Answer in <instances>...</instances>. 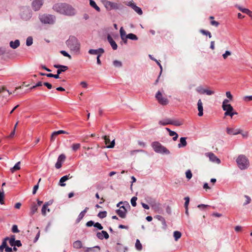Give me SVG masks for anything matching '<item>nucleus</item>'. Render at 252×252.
<instances>
[{
  "label": "nucleus",
  "mask_w": 252,
  "mask_h": 252,
  "mask_svg": "<svg viewBox=\"0 0 252 252\" xmlns=\"http://www.w3.org/2000/svg\"><path fill=\"white\" fill-rule=\"evenodd\" d=\"M232 54L231 52L229 51H226L224 54H222V56L224 60H226L228 57L231 56Z\"/></svg>",
  "instance_id": "nucleus-41"
},
{
  "label": "nucleus",
  "mask_w": 252,
  "mask_h": 252,
  "mask_svg": "<svg viewBox=\"0 0 252 252\" xmlns=\"http://www.w3.org/2000/svg\"><path fill=\"white\" fill-rule=\"evenodd\" d=\"M38 210V206L35 203H33L31 207V212L30 215L31 216L33 215L34 213H35Z\"/></svg>",
  "instance_id": "nucleus-31"
},
{
  "label": "nucleus",
  "mask_w": 252,
  "mask_h": 252,
  "mask_svg": "<svg viewBox=\"0 0 252 252\" xmlns=\"http://www.w3.org/2000/svg\"><path fill=\"white\" fill-rule=\"evenodd\" d=\"M151 208L156 212L161 213V208L160 203L156 201L152 202L151 203Z\"/></svg>",
  "instance_id": "nucleus-15"
},
{
  "label": "nucleus",
  "mask_w": 252,
  "mask_h": 252,
  "mask_svg": "<svg viewBox=\"0 0 252 252\" xmlns=\"http://www.w3.org/2000/svg\"><path fill=\"white\" fill-rule=\"evenodd\" d=\"M72 178V176H71L70 174H69L67 175L63 176L60 180V185L62 187H64L65 186V184L64 183V182Z\"/></svg>",
  "instance_id": "nucleus-22"
},
{
  "label": "nucleus",
  "mask_w": 252,
  "mask_h": 252,
  "mask_svg": "<svg viewBox=\"0 0 252 252\" xmlns=\"http://www.w3.org/2000/svg\"><path fill=\"white\" fill-rule=\"evenodd\" d=\"M3 198H4V192H3V191H1L0 190V203L1 204H4Z\"/></svg>",
  "instance_id": "nucleus-50"
},
{
  "label": "nucleus",
  "mask_w": 252,
  "mask_h": 252,
  "mask_svg": "<svg viewBox=\"0 0 252 252\" xmlns=\"http://www.w3.org/2000/svg\"><path fill=\"white\" fill-rule=\"evenodd\" d=\"M89 53L91 55H97V49H90L89 51Z\"/></svg>",
  "instance_id": "nucleus-60"
},
{
  "label": "nucleus",
  "mask_w": 252,
  "mask_h": 252,
  "mask_svg": "<svg viewBox=\"0 0 252 252\" xmlns=\"http://www.w3.org/2000/svg\"><path fill=\"white\" fill-rule=\"evenodd\" d=\"M126 37L133 40H137L138 39L137 36L133 33H129L127 34Z\"/></svg>",
  "instance_id": "nucleus-35"
},
{
  "label": "nucleus",
  "mask_w": 252,
  "mask_h": 252,
  "mask_svg": "<svg viewBox=\"0 0 252 252\" xmlns=\"http://www.w3.org/2000/svg\"><path fill=\"white\" fill-rule=\"evenodd\" d=\"M152 147L155 152L161 154H169L170 152L165 147L158 142H154L152 143Z\"/></svg>",
  "instance_id": "nucleus-5"
},
{
  "label": "nucleus",
  "mask_w": 252,
  "mask_h": 252,
  "mask_svg": "<svg viewBox=\"0 0 252 252\" xmlns=\"http://www.w3.org/2000/svg\"><path fill=\"white\" fill-rule=\"evenodd\" d=\"M185 207L187 208L188 207L189 202V197L187 196L185 198Z\"/></svg>",
  "instance_id": "nucleus-58"
},
{
  "label": "nucleus",
  "mask_w": 252,
  "mask_h": 252,
  "mask_svg": "<svg viewBox=\"0 0 252 252\" xmlns=\"http://www.w3.org/2000/svg\"><path fill=\"white\" fill-rule=\"evenodd\" d=\"M226 95L227 97L230 99V101H232L233 99V96L231 94V93L230 92H226Z\"/></svg>",
  "instance_id": "nucleus-62"
},
{
  "label": "nucleus",
  "mask_w": 252,
  "mask_h": 252,
  "mask_svg": "<svg viewBox=\"0 0 252 252\" xmlns=\"http://www.w3.org/2000/svg\"><path fill=\"white\" fill-rule=\"evenodd\" d=\"M53 10L62 15L72 16L76 14V10L71 5L66 3H57L53 5Z\"/></svg>",
  "instance_id": "nucleus-1"
},
{
  "label": "nucleus",
  "mask_w": 252,
  "mask_h": 252,
  "mask_svg": "<svg viewBox=\"0 0 252 252\" xmlns=\"http://www.w3.org/2000/svg\"><path fill=\"white\" fill-rule=\"evenodd\" d=\"M239 134H241L243 138H246L249 136V132L248 131H245L243 132V130L241 129V133H239Z\"/></svg>",
  "instance_id": "nucleus-56"
},
{
  "label": "nucleus",
  "mask_w": 252,
  "mask_h": 252,
  "mask_svg": "<svg viewBox=\"0 0 252 252\" xmlns=\"http://www.w3.org/2000/svg\"><path fill=\"white\" fill-rule=\"evenodd\" d=\"M197 109L198 111V115L199 117L202 116L203 115V103L200 99H199L197 102Z\"/></svg>",
  "instance_id": "nucleus-19"
},
{
  "label": "nucleus",
  "mask_w": 252,
  "mask_h": 252,
  "mask_svg": "<svg viewBox=\"0 0 252 252\" xmlns=\"http://www.w3.org/2000/svg\"><path fill=\"white\" fill-rule=\"evenodd\" d=\"M137 199V197L133 196L131 199L130 202L132 206L135 207L136 206V200Z\"/></svg>",
  "instance_id": "nucleus-46"
},
{
  "label": "nucleus",
  "mask_w": 252,
  "mask_h": 252,
  "mask_svg": "<svg viewBox=\"0 0 252 252\" xmlns=\"http://www.w3.org/2000/svg\"><path fill=\"white\" fill-rule=\"evenodd\" d=\"M135 247L136 249L140 251L142 250V245L140 242V241L138 239L136 240V243H135Z\"/></svg>",
  "instance_id": "nucleus-43"
},
{
  "label": "nucleus",
  "mask_w": 252,
  "mask_h": 252,
  "mask_svg": "<svg viewBox=\"0 0 252 252\" xmlns=\"http://www.w3.org/2000/svg\"><path fill=\"white\" fill-rule=\"evenodd\" d=\"M73 247L75 249H81V248H82L83 245H82L81 241H80L79 240H77V241H75L73 243Z\"/></svg>",
  "instance_id": "nucleus-32"
},
{
  "label": "nucleus",
  "mask_w": 252,
  "mask_h": 252,
  "mask_svg": "<svg viewBox=\"0 0 252 252\" xmlns=\"http://www.w3.org/2000/svg\"><path fill=\"white\" fill-rule=\"evenodd\" d=\"M39 19L40 22L44 24H54L56 21L55 16L51 14H40Z\"/></svg>",
  "instance_id": "nucleus-4"
},
{
  "label": "nucleus",
  "mask_w": 252,
  "mask_h": 252,
  "mask_svg": "<svg viewBox=\"0 0 252 252\" xmlns=\"http://www.w3.org/2000/svg\"><path fill=\"white\" fill-rule=\"evenodd\" d=\"M236 7H237L240 11L242 12L247 14L252 20V11L249 10L248 8H243L239 5H236Z\"/></svg>",
  "instance_id": "nucleus-16"
},
{
  "label": "nucleus",
  "mask_w": 252,
  "mask_h": 252,
  "mask_svg": "<svg viewBox=\"0 0 252 252\" xmlns=\"http://www.w3.org/2000/svg\"><path fill=\"white\" fill-rule=\"evenodd\" d=\"M12 232L13 233H18L19 230L17 225H13L12 227Z\"/></svg>",
  "instance_id": "nucleus-53"
},
{
  "label": "nucleus",
  "mask_w": 252,
  "mask_h": 252,
  "mask_svg": "<svg viewBox=\"0 0 252 252\" xmlns=\"http://www.w3.org/2000/svg\"><path fill=\"white\" fill-rule=\"evenodd\" d=\"M90 5L94 8L96 11L99 12L100 9V8L96 5L94 1L93 0H90Z\"/></svg>",
  "instance_id": "nucleus-34"
},
{
  "label": "nucleus",
  "mask_w": 252,
  "mask_h": 252,
  "mask_svg": "<svg viewBox=\"0 0 252 252\" xmlns=\"http://www.w3.org/2000/svg\"><path fill=\"white\" fill-rule=\"evenodd\" d=\"M120 33L121 35V37L122 40H124L125 38V36H126V32L124 30L123 27H121L120 30Z\"/></svg>",
  "instance_id": "nucleus-36"
},
{
  "label": "nucleus",
  "mask_w": 252,
  "mask_h": 252,
  "mask_svg": "<svg viewBox=\"0 0 252 252\" xmlns=\"http://www.w3.org/2000/svg\"><path fill=\"white\" fill-rule=\"evenodd\" d=\"M205 156L209 158L210 161L215 162L217 164L220 163V160L215 155V154L212 152H209L205 153Z\"/></svg>",
  "instance_id": "nucleus-9"
},
{
  "label": "nucleus",
  "mask_w": 252,
  "mask_h": 252,
  "mask_svg": "<svg viewBox=\"0 0 252 252\" xmlns=\"http://www.w3.org/2000/svg\"><path fill=\"white\" fill-rule=\"evenodd\" d=\"M171 120L169 118H166L163 120H160L159 121V124L162 126H166L167 125H171Z\"/></svg>",
  "instance_id": "nucleus-30"
},
{
  "label": "nucleus",
  "mask_w": 252,
  "mask_h": 252,
  "mask_svg": "<svg viewBox=\"0 0 252 252\" xmlns=\"http://www.w3.org/2000/svg\"><path fill=\"white\" fill-rule=\"evenodd\" d=\"M106 215H107V212L106 211H102V212H100L98 214L97 216L100 219H103L106 217Z\"/></svg>",
  "instance_id": "nucleus-44"
},
{
  "label": "nucleus",
  "mask_w": 252,
  "mask_h": 252,
  "mask_svg": "<svg viewBox=\"0 0 252 252\" xmlns=\"http://www.w3.org/2000/svg\"><path fill=\"white\" fill-rule=\"evenodd\" d=\"M200 32L204 35H208L209 38H211L212 37L210 32H209L208 31H206L204 30H201L200 31Z\"/></svg>",
  "instance_id": "nucleus-51"
},
{
  "label": "nucleus",
  "mask_w": 252,
  "mask_h": 252,
  "mask_svg": "<svg viewBox=\"0 0 252 252\" xmlns=\"http://www.w3.org/2000/svg\"><path fill=\"white\" fill-rule=\"evenodd\" d=\"M100 247L95 246L93 248H87L85 250V252H99Z\"/></svg>",
  "instance_id": "nucleus-29"
},
{
  "label": "nucleus",
  "mask_w": 252,
  "mask_h": 252,
  "mask_svg": "<svg viewBox=\"0 0 252 252\" xmlns=\"http://www.w3.org/2000/svg\"><path fill=\"white\" fill-rule=\"evenodd\" d=\"M21 18L23 20L27 21L31 18L32 16V14L28 9H23L22 13L21 14Z\"/></svg>",
  "instance_id": "nucleus-12"
},
{
  "label": "nucleus",
  "mask_w": 252,
  "mask_h": 252,
  "mask_svg": "<svg viewBox=\"0 0 252 252\" xmlns=\"http://www.w3.org/2000/svg\"><path fill=\"white\" fill-rule=\"evenodd\" d=\"M105 143L107 148H112L115 146V139H113L111 142L109 136L105 135L103 137Z\"/></svg>",
  "instance_id": "nucleus-14"
},
{
  "label": "nucleus",
  "mask_w": 252,
  "mask_h": 252,
  "mask_svg": "<svg viewBox=\"0 0 252 252\" xmlns=\"http://www.w3.org/2000/svg\"><path fill=\"white\" fill-rule=\"evenodd\" d=\"M21 169V162H17L15 165L10 169V171L11 173H13L16 171L19 170Z\"/></svg>",
  "instance_id": "nucleus-25"
},
{
  "label": "nucleus",
  "mask_w": 252,
  "mask_h": 252,
  "mask_svg": "<svg viewBox=\"0 0 252 252\" xmlns=\"http://www.w3.org/2000/svg\"><path fill=\"white\" fill-rule=\"evenodd\" d=\"M11 246H17L18 247L22 246V243L20 240H14L12 245H10Z\"/></svg>",
  "instance_id": "nucleus-42"
},
{
  "label": "nucleus",
  "mask_w": 252,
  "mask_h": 252,
  "mask_svg": "<svg viewBox=\"0 0 252 252\" xmlns=\"http://www.w3.org/2000/svg\"><path fill=\"white\" fill-rule=\"evenodd\" d=\"M50 205L49 202H46L42 206L41 209V213L43 216H45L46 215V212H49L50 211V209L48 208V206Z\"/></svg>",
  "instance_id": "nucleus-24"
},
{
  "label": "nucleus",
  "mask_w": 252,
  "mask_h": 252,
  "mask_svg": "<svg viewBox=\"0 0 252 252\" xmlns=\"http://www.w3.org/2000/svg\"><path fill=\"white\" fill-rule=\"evenodd\" d=\"M44 0H32V8L34 11L40 9L43 4Z\"/></svg>",
  "instance_id": "nucleus-10"
},
{
  "label": "nucleus",
  "mask_w": 252,
  "mask_h": 252,
  "mask_svg": "<svg viewBox=\"0 0 252 252\" xmlns=\"http://www.w3.org/2000/svg\"><path fill=\"white\" fill-rule=\"evenodd\" d=\"M182 236V233L179 231H175L173 232V237L175 241H177Z\"/></svg>",
  "instance_id": "nucleus-33"
},
{
  "label": "nucleus",
  "mask_w": 252,
  "mask_h": 252,
  "mask_svg": "<svg viewBox=\"0 0 252 252\" xmlns=\"http://www.w3.org/2000/svg\"><path fill=\"white\" fill-rule=\"evenodd\" d=\"M222 108L223 110L225 111L224 114V116H230L231 118H232L234 115L238 114V113L234 110L231 104L222 106Z\"/></svg>",
  "instance_id": "nucleus-7"
},
{
  "label": "nucleus",
  "mask_w": 252,
  "mask_h": 252,
  "mask_svg": "<svg viewBox=\"0 0 252 252\" xmlns=\"http://www.w3.org/2000/svg\"><path fill=\"white\" fill-rule=\"evenodd\" d=\"M230 101V99H225L223 100L222 104V106H226L227 105H230L229 102Z\"/></svg>",
  "instance_id": "nucleus-59"
},
{
  "label": "nucleus",
  "mask_w": 252,
  "mask_h": 252,
  "mask_svg": "<svg viewBox=\"0 0 252 252\" xmlns=\"http://www.w3.org/2000/svg\"><path fill=\"white\" fill-rule=\"evenodd\" d=\"M54 67L58 69L57 71L58 74H60L62 72H64L68 69L67 66L59 64H55Z\"/></svg>",
  "instance_id": "nucleus-17"
},
{
  "label": "nucleus",
  "mask_w": 252,
  "mask_h": 252,
  "mask_svg": "<svg viewBox=\"0 0 252 252\" xmlns=\"http://www.w3.org/2000/svg\"><path fill=\"white\" fill-rule=\"evenodd\" d=\"M236 161L237 162L238 167L241 170H245L249 167V160L245 155H239L237 157Z\"/></svg>",
  "instance_id": "nucleus-3"
},
{
  "label": "nucleus",
  "mask_w": 252,
  "mask_h": 252,
  "mask_svg": "<svg viewBox=\"0 0 252 252\" xmlns=\"http://www.w3.org/2000/svg\"><path fill=\"white\" fill-rule=\"evenodd\" d=\"M192 176V173L190 170H188L186 172V177L188 180H190Z\"/></svg>",
  "instance_id": "nucleus-45"
},
{
  "label": "nucleus",
  "mask_w": 252,
  "mask_h": 252,
  "mask_svg": "<svg viewBox=\"0 0 252 252\" xmlns=\"http://www.w3.org/2000/svg\"><path fill=\"white\" fill-rule=\"evenodd\" d=\"M8 239H9L8 237H6L4 239L1 245V246H2V247H4V248H6L7 247V241L8 240Z\"/></svg>",
  "instance_id": "nucleus-61"
},
{
  "label": "nucleus",
  "mask_w": 252,
  "mask_h": 252,
  "mask_svg": "<svg viewBox=\"0 0 252 252\" xmlns=\"http://www.w3.org/2000/svg\"><path fill=\"white\" fill-rule=\"evenodd\" d=\"M182 123L178 121H173L171 120V125L175 126H179L182 125Z\"/></svg>",
  "instance_id": "nucleus-48"
},
{
  "label": "nucleus",
  "mask_w": 252,
  "mask_h": 252,
  "mask_svg": "<svg viewBox=\"0 0 252 252\" xmlns=\"http://www.w3.org/2000/svg\"><path fill=\"white\" fill-rule=\"evenodd\" d=\"M80 147H81V145L79 143H75V144H73L72 145L71 147H72V150L73 151L75 152L77 150H78V149H79Z\"/></svg>",
  "instance_id": "nucleus-39"
},
{
  "label": "nucleus",
  "mask_w": 252,
  "mask_h": 252,
  "mask_svg": "<svg viewBox=\"0 0 252 252\" xmlns=\"http://www.w3.org/2000/svg\"><path fill=\"white\" fill-rule=\"evenodd\" d=\"M97 54H98L97 55H100V56H101V55L102 54H103L104 52V50L103 48H99V49H97Z\"/></svg>",
  "instance_id": "nucleus-64"
},
{
  "label": "nucleus",
  "mask_w": 252,
  "mask_h": 252,
  "mask_svg": "<svg viewBox=\"0 0 252 252\" xmlns=\"http://www.w3.org/2000/svg\"><path fill=\"white\" fill-rule=\"evenodd\" d=\"M60 52L63 56L68 58L69 59H71V56L69 54H68L66 51L62 50Z\"/></svg>",
  "instance_id": "nucleus-54"
},
{
  "label": "nucleus",
  "mask_w": 252,
  "mask_h": 252,
  "mask_svg": "<svg viewBox=\"0 0 252 252\" xmlns=\"http://www.w3.org/2000/svg\"><path fill=\"white\" fill-rule=\"evenodd\" d=\"M33 39L32 36H29L26 40V45L30 46L32 44Z\"/></svg>",
  "instance_id": "nucleus-40"
},
{
  "label": "nucleus",
  "mask_w": 252,
  "mask_h": 252,
  "mask_svg": "<svg viewBox=\"0 0 252 252\" xmlns=\"http://www.w3.org/2000/svg\"><path fill=\"white\" fill-rule=\"evenodd\" d=\"M128 5L130 6L139 15L142 14L143 12L142 9L140 7L137 6L135 3L132 2H129Z\"/></svg>",
  "instance_id": "nucleus-20"
},
{
  "label": "nucleus",
  "mask_w": 252,
  "mask_h": 252,
  "mask_svg": "<svg viewBox=\"0 0 252 252\" xmlns=\"http://www.w3.org/2000/svg\"><path fill=\"white\" fill-rule=\"evenodd\" d=\"M196 91L201 94H205L206 89H204L201 87H198L196 89Z\"/></svg>",
  "instance_id": "nucleus-37"
},
{
  "label": "nucleus",
  "mask_w": 252,
  "mask_h": 252,
  "mask_svg": "<svg viewBox=\"0 0 252 252\" xmlns=\"http://www.w3.org/2000/svg\"><path fill=\"white\" fill-rule=\"evenodd\" d=\"M186 137H181L180 139V143L178 144V147L179 148L185 147L187 145Z\"/></svg>",
  "instance_id": "nucleus-28"
},
{
  "label": "nucleus",
  "mask_w": 252,
  "mask_h": 252,
  "mask_svg": "<svg viewBox=\"0 0 252 252\" xmlns=\"http://www.w3.org/2000/svg\"><path fill=\"white\" fill-rule=\"evenodd\" d=\"M96 236L99 239H103L104 238L106 239H108L109 235L105 231H102L101 232H98L96 234Z\"/></svg>",
  "instance_id": "nucleus-23"
},
{
  "label": "nucleus",
  "mask_w": 252,
  "mask_h": 252,
  "mask_svg": "<svg viewBox=\"0 0 252 252\" xmlns=\"http://www.w3.org/2000/svg\"><path fill=\"white\" fill-rule=\"evenodd\" d=\"M215 94V92L210 90L206 89L205 94L208 95H211Z\"/></svg>",
  "instance_id": "nucleus-57"
},
{
  "label": "nucleus",
  "mask_w": 252,
  "mask_h": 252,
  "mask_svg": "<svg viewBox=\"0 0 252 252\" xmlns=\"http://www.w3.org/2000/svg\"><path fill=\"white\" fill-rule=\"evenodd\" d=\"M113 65L116 67H121L122 66V63L118 60H115L113 62Z\"/></svg>",
  "instance_id": "nucleus-38"
},
{
  "label": "nucleus",
  "mask_w": 252,
  "mask_h": 252,
  "mask_svg": "<svg viewBox=\"0 0 252 252\" xmlns=\"http://www.w3.org/2000/svg\"><path fill=\"white\" fill-rule=\"evenodd\" d=\"M66 158V157L64 154L60 155L58 158L57 162L55 164V167L57 169H60L62 166L63 163L64 161Z\"/></svg>",
  "instance_id": "nucleus-11"
},
{
  "label": "nucleus",
  "mask_w": 252,
  "mask_h": 252,
  "mask_svg": "<svg viewBox=\"0 0 252 252\" xmlns=\"http://www.w3.org/2000/svg\"><path fill=\"white\" fill-rule=\"evenodd\" d=\"M94 227L98 228L99 230H101V229H103V227L102 226L101 224L99 223V222L95 223L94 224Z\"/></svg>",
  "instance_id": "nucleus-63"
},
{
  "label": "nucleus",
  "mask_w": 252,
  "mask_h": 252,
  "mask_svg": "<svg viewBox=\"0 0 252 252\" xmlns=\"http://www.w3.org/2000/svg\"><path fill=\"white\" fill-rule=\"evenodd\" d=\"M125 205L120 207L119 209L117 210V213L122 218H125L127 213V208H129L130 206L128 202H125Z\"/></svg>",
  "instance_id": "nucleus-8"
},
{
  "label": "nucleus",
  "mask_w": 252,
  "mask_h": 252,
  "mask_svg": "<svg viewBox=\"0 0 252 252\" xmlns=\"http://www.w3.org/2000/svg\"><path fill=\"white\" fill-rule=\"evenodd\" d=\"M66 44L69 49L75 53H79L80 43L78 39L73 36H70L66 41Z\"/></svg>",
  "instance_id": "nucleus-2"
},
{
  "label": "nucleus",
  "mask_w": 252,
  "mask_h": 252,
  "mask_svg": "<svg viewBox=\"0 0 252 252\" xmlns=\"http://www.w3.org/2000/svg\"><path fill=\"white\" fill-rule=\"evenodd\" d=\"M9 45L12 49H16L20 46V41L18 39L15 40L14 41H11L10 42Z\"/></svg>",
  "instance_id": "nucleus-27"
},
{
  "label": "nucleus",
  "mask_w": 252,
  "mask_h": 252,
  "mask_svg": "<svg viewBox=\"0 0 252 252\" xmlns=\"http://www.w3.org/2000/svg\"><path fill=\"white\" fill-rule=\"evenodd\" d=\"M85 214H84L83 213L81 212L79 215L78 216L77 219H76V222L78 223L84 217Z\"/></svg>",
  "instance_id": "nucleus-47"
},
{
  "label": "nucleus",
  "mask_w": 252,
  "mask_h": 252,
  "mask_svg": "<svg viewBox=\"0 0 252 252\" xmlns=\"http://www.w3.org/2000/svg\"><path fill=\"white\" fill-rule=\"evenodd\" d=\"M155 97L158 102L162 105H166L169 103V100L166 96L163 95L160 91H158Z\"/></svg>",
  "instance_id": "nucleus-6"
},
{
  "label": "nucleus",
  "mask_w": 252,
  "mask_h": 252,
  "mask_svg": "<svg viewBox=\"0 0 252 252\" xmlns=\"http://www.w3.org/2000/svg\"><path fill=\"white\" fill-rule=\"evenodd\" d=\"M166 130L169 132V134L170 136H173V141L177 140L178 135L176 132L170 130L169 128H166Z\"/></svg>",
  "instance_id": "nucleus-26"
},
{
  "label": "nucleus",
  "mask_w": 252,
  "mask_h": 252,
  "mask_svg": "<svg viewBox=\"0 0 252 252\" xmlns=\"http://www.w3.org/2000/svg\"><path fill=\"white\" fill-rule=\"evenodd\" d=\"M107 40L111 45L112 49L114 50H116L118 48L117 44L115 42V41L113 39L112 37L110 35L108 34L107 36Z\"/></svg>",
  "instance_id": "nucleus-21"
},
{
  "label": "nucleus",
  "mask_w": 252,
  "mask_h": 252,
  "mask_svg": "<svg viewBox=\"0 0 252 252\" xmlns=\"http://www.w3.org/2000/svg\"><path fill=\"white\" fill-rule=\"evenodd\" d=\"M106 6L107 8H110L113 9H118L120 8L119 4L111 1H107L106 3Z\"/></svg>",
  "instance_id": "nucleus-18"
},
{
  "label": "nucleus",
  "mask_w": 252,
  "mask_h": 252,
  "mask_svg": "<svg viewBox=\"0 0 252 252\" xmlns=\"http://www.w3.org/2000/svg\"><path fill=\"white\" fill-rule=\"evenodd\" d=\"M9 241V243L10 245H12L13 243L14 240H15V235H12L10 238H9V239H8Z\"/></svg>",
  "instance_id": "nucleus-55"
},
{
  "label": "nucleus",
  "mask_w": 252,
  "mask_h": 252,
  "mask_svg": "<svg viewBox=\"0 0 252 252\" xmlns=\"http://www.w3.org/2000/svg\"><path fill=\"white\" fill-rule=\"evenodd\" d=\"M243 99L246 102H248L252 100V95L249 96H245L243 97Z\"/></svg>",
  "instance_id": "nucleus-52"
},
{
  "label": "nucleus",
  "mask_w": 252,
  "mask_h": 252,
  "mask_svg": "<svg viewBox=\"0 0 252 252\" xmlns=\"http://www.w3.org/2000/svg\"><path fill=\"white\" fill-rule=\"evenodd\" d=\"M227 134L230 135H237L239 133H241V129L239 128H234L232 127H227L226 129Z\"/></svg>",
  "instance_id": "nucleus-13"
},
{
  "label": "nucleus",
  "mask_w": 252,
  "mask_h": 252,
  "mask_svg": "<svg viewBox=\"0 0 252 252\" xmlns=\"http://www.w3.org/2000/svg\"><path fill=\"white\" fill-rule=\"evenodd\" d=\"M68 134V132H67L66 131H64L63 130H60L54 132V135H58V134Z\"/></svg>",
  "instance_id": "nucleus-49"
}]
</instances>
